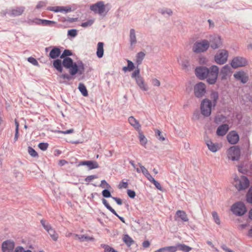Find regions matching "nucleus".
<instances>
[{
	"instance_id": "obj_22",
	"label": "nucleus",
	"mask_w": 252,
	"mask_h": 252,
	"mask_svg": "<svg viewBox=\"0 0 252 252\" xmlns=\"http://www.w3.org/2000/svg\"><path fill=\"white\" fill-rule=\"evenodd\" d=\"M61 53L60 48L58 47L54 46L51 50L49 56L51 59H55L61 55Z\"/></svg>"
},
{
	"instance_id": "obj_4",
	"label": "nucleus",
	"mask_w": 252,
	"mask_h": 252,
	"mask_svg": "<svg viewBox=\"0 0 252 252\" xmlns=\"http://www.w3.org/2000/svg\"><path fill=\"white\" fill-rule=\"evenodd\" d=\"M249 184L248 179L244 176H242L240 179H239L237 177L234 178V186L239 191L248 188L249 186Z\"/></svg>"
},
{
	"instance_id": "obj_28",
	"label": "nucleus",
	"mask_w": 252,
	"mask_h": 252,
	"mask_svg": "<svg viewBox=\"0 0 252 252\" xmlns=\"http://www.w3.org/2000/svg\"><path fill=\"white\" fill-rule=\"evenodd\" d=\"M129 42L131 46H132L137 42L135 31L134 29H131L129 31Z\"/></svg>"
},
{
	"instance_id": "obj_3",
	"label": "nucleus",
	"mask_w": 252,
	"mask_h": 252,
	"mask_svg": "<svg viewBox=\"0 0 252 252\" xmlns=\"http://www.w3.org/2000/svg\"><path fill=\"white\" fill-rule=\"evenodd\" d=\"M71 58H66L63 59V61L60 59H56L53 61V67L59 72H62L63 67L69 70L71 67Z\"/></svg>"
},
{
	"instance_id": "obj_57",
	"label": "nucleus",
	"mask_w": 252,
	"mask_h": 252,
	"mask_svg": "<svg viewBox=\"0 0 252 252\" xmlns=\"http://www.w3.org/2000/svg\"><path fill=\"white\" fill-rule=\"evenodd\" d=\"M127 193L130 198H134L136 195L135 192L134 190L129 189H127Z\"/></svg>"
},
{
	"instance_id": "obj_19",
	"label": "nucleus",
	"mask_w": 252,
	"mask_h": 252,
	"mask_svg": "<svg viewBox=\"0 0 252 252\" xmlns=\"http://www.w3.org/2000/svg\"><path fill=\"white\" fill-rule=\"evenodd\" d=\"M231 72V67L228 64L223 66L220 72V77L222 80L226 79L227 76Z\"/></svg>"
},
{
	"instance_id": "obj_30",
	"label": "nucleus",
	"mask_w": 252,
	"mask_h": 252,
	"mask_svg": "<svg viewBox=\"0 0 252 252\" xmlns=\"http://www.w3.org/2000/svg\"><path fill=\"white\" fill-rule=\"evenodd\" d=\"M145 57V53L144 52H138L136 55V63L140 65Z\"/></svg>"
},
{
	"instance_id": "obj_7",
	"label": "nucleus",
	"mask_w": 252,
	"mask_h": 252,
	"mask_svg": "<svg viewBox=\"0 0 252 252\" xmlns=\"http://www.w3.org/2000/svg\"><path fill=\"white\" fill-rule=\"evenodd\" d=\"M231 211L236 216H241L246 212L247 209L243 202H237L232 205Z\"/></svg>"
},
{
	"instance_id": "obj_51",
	"label": "nucleus",
	"mask_w": 252,
	"mask_h": 252,
	"mask_svg": "<svg viewBox=\"0 0 252 252\" xmlns=\"http://www.w3.org/2000/svg\"><path fill=\"white\" fill-rule=\"evenodd\" d=\"M77 34V31L76 29H71L67 32V36L75 37Z\"/></svg>"
},
{
	"instance_id": "obj_45",
	"label": "nucleus",
	"mask_w": 252,
	"mask_h": 252,
	"mask_svg": "<svg viewBox=\"0 0 252 252\" xmlns=\"http://www.w3.org/2000/svg\"><path fill=\"white\" fill-rule=\"evenodd\" d=\"M155 133L156 137L160 141H163L165 138L162 135L161 132L158 129L155 130Z\"/></svg>"
},
{
	"instance_id": "obj_15",
	"label": "nucleus",
	"mask_w": 252,
	"mask_h": 252,
	"mask_svg": "<svg viewBox=\"0 0 252 252\" xmlns=\"http://www.w3.org/2000/svg\"><path fill=\"white\" fill-rule=\"evenodd\" d=\"M87 166L89 170L97 168L99 167L98 163L93 160H83L79 162L78 166Z\"/></svg>"
},
{
	"instance_id": "obj_58",
	"label": "nucleus",
	"mask_w": 252,
	"mask_h": 252,
	"mask_svg": "<svg viewBox=\"0 0 252 252\" xmlns=\"http://www.w3.org/2000/svg\"><path fill=\"white\" fill-rule=\"evenodd\" d=\"M128 187V184L127 182H124L122 180L119 184L118 187L119 189L124 188L126 189Z\"/></svg>"
},
{
	"instance_id": "obj_55",
	"label": "nucleus",
	"mask_w": 252,
	"mask_h": 252,
	"mask_svg": "<svg viewBox=\"0 0 252 252\" xmlns=\"http://www.w3.org/2000/svg\"><path fill=\"white\" fill-rule=\"evenodd\" d=\"M150 182L155 186L157 189L160 190H162V187L159 183L156 181L154 178H152Z\"/></svg>"
},
{
	"instance_id": "obj_32",
	"label": "nucleus",
	"mask_w": 252,
	"mask_h": 252,
	"mask_svg": "<svg viewBox=\"0 0 252 252\" xmlns=\"http://www.w3.org/2000/svg\"><path fill=\"white\" fill-rule=\"evenodd\" d=\"M123 239L126 244L128 247H130L134 243L133 239L127 234L124 235Z\"/></svg>"
},
{
	"instance_id": "obj_49",
	"label": "nucleus",
	"mask_w": 252,
	"mask_h": 252,
	"mask_svg": "<svg viewBox=\"0 0 252 252\" xmlns=\"http://www.w3.org/2000/svg\"><path fill=\"white\" fill-rule=\"evenodd\" d=\"M247 201L248 203H252V187L249 189L247 194Z\"/></svg>"
},
{
	"instance_id": "obj_39",
	"label": "nucleus",
	"mask_w": 252,
	"mask_h": 252,
	"mask_svg": "<svg viewBox=\"0 0 252 252\" xmlns=\"http://www.w3.org/2000/svg\"><path fill=\"white\" fill-rule=\"evenodd\" d=\"M226 120V117L223 115H218L215 117L214 122L217 124H219L220 123L224 122Z\"/></svg>"
},
{
	"instance_id": "obj_10",
	"label": "nucleus",
	"mask_w": 252,
	"mask_h": 252,
	"mask_svg": "<svg viewBox=\"0 0 252 252\" xmlns=\"http://www.w3.org/2000/svg\"><path fill=\"white\" fill-rule=\"evenodd\" d=\"M228 158L232 160H238L240 156V150L238 147L233 146L228 150Z\"/></svg>"
},
{
	"instance_id": "obj_24",
	"label": "nucleus",
	"mask_w": 252,
	"mask_h": 252,
	"mask_svg": "<svg viewBox=\"0 0 252 252\" xmlns=\"http://www.w3.org/2000/svg\"><path fill=\"white\" fill-rule=\"evenodd\" d=\"M158 12L159 13H160L162 15H163L165 17H167L170 16L173 14V11L171 9L166 8V7L159 8L158 10Z\"/></svg>"
},
{
	"instance_id": "obj_50",
	"label": "nucleus",
	"mask_w": 252,
	"mask_h": 252,
	"mask_svg": "<svg viewBox=\"0 0 252 252\" xmlns=\"http://www.w3.org/2000/svg\"><path fill=\"white\" fill-rule=\"evenodd\" d=\"M139 88L143 91H147L149 89L147 84L145 83V81L143 80L141 83L138 85Z\"/></svg>"
},
{
	"instance_id": "obj_5",
	"label": "nucleus",
	"mask_w": 252,
	"mask_h": 252,
	"mask_svg": "<svg viewBox=\"0 0 252 252\" xmlns=\"http://www.w3.org/2000/svg\"><path fill=\"white\" fill-rule=\"evenodd\" d=\"M209 42L207 40L197 41L193 45L192 51L196 53L204 52L209 48Z\"/></svg>"
},
{
	"instance_id": "obj_26",
	"label": "nucleus",
	"mask_w": 252,
	"mask_h": 252,
	"mask_svg": "<svg viewBox=\"0 0 252 252\" xmlns=\"http://www.w3.org/2000/svg\"><path fill=\"white\" fill-rule=\"evenodd\" d=\"M128 122L133 126L136 130L140 131L141 125L138 121L136 120L133 116H130L128 118Z\"/></svg>"
},
{
	"instance_id": "obj_1",
	"label": "nucleus",
	"mask_w": 252,
	"mask_h": 252,
	"mask_svg": "<svg viewBox=\"0 0 252 252\" xmlns=\"http://www.w3.org/2000/svg\"><path fill=\"white\" fill-rule=\"evenodd\" d=\"M219 72V67L215 65H212L209 68L206 66H198L195 69L196 76L200 80L207 78V82L211 85L215 84Z\"/></svg>"
},
{
	"instance_id": "obj_8",
	"label": "nucleus",
	"mask_w": 252,
	"mask_h": 252,
	"mask_svg": "<svg viewBox=\"0 0 252 252\" xmlns=\"http://www.w3.org/2000/svg\"><path fill=\"white\" fill-rule=\"evenodd\" d=\"M193 91L196 97L202 98L206 93V85L202 82H199L194 85Z\"/></svg>"
},
{
	"instance_id": "obj_40",
	"label": "nucleus",
	"mask_w": 252,
	"mask_h": 252,
	"mask_svg": "<svg viewBox=\"0 0 252 252\" xmlns=\"http://www.w3.org/2000/svg\"><path fill=\"white\" fill-rule=\"evenodd\" d=\"M139 138L141 144L143 146H145L147 143V140L140 130L139 131Z\"/></svg>"
},
{
	"instance_id": "obj_54",
	"label": "nucleus",
	"mask_w": 252,
	"mask_h": 252,
	"mask_svg": "<svg viewBox=\"0 0 252 252\" xmlns=\"http://www.w3.org/2000/svg\"><path fill=\"white\" fill-rule=\"evenodd\" d=\"M141 76L140 75V69L138 67L133 72L131 75V78L134 79Z\"/></svg>"
},
{
	"instance_id": "obj_41",
	"label": "nucleus",
	"mask_w": 252,
	"mask_h": 252,
	"mask_svg": "<svg viewBox=\"0 0 252 252\" xmlns=\"http://www.w3.org/2000/svg\"><path fill=\"white\" fill-rule=\"evenodd\" d=\"M73 54L71 51L68 49H65L63 51V53L60 56V58L63 60V59L66 58H70L69 56H71Z\"/></svg>"
},
{
	"instance_id": "obj_34",
	"label": "nucleus",
	"mask_w": 252,
	"mask_h": 252,
	"mask_svg": "<svg viewBox=\"0 0 252 252\" xmlns=\"http://www.w3.org/2000/svg\"><path fill=\"white\" fill-rule=\"evenodd\" d=\"M76 236L78 238L81 242H88L93 241L94 240V238L85 235H76Z\"/></svg>"
},
{
	"instance_id": "obj_14",
	"label": "nucleus",
	"mask_w": 252,
	"mask_h": 252,
	"mask_svg": "<svg viewBox=\"0 0 252 252\" xmlns=\"http://www.w3.org/2000/svg\"><path fill=\"white\" fill-rule=\"evenodd\" d=\"M90 8L94 12L97 11L100 14H102L105 11V6L104 2L102 1L97 2L95 4H93L91 6Z\"/></svg>"
},
{
	"instance_id": "obj_48",
	"label": "nucleus",
	"mask_w": 252,
	"mask_h": 252,
	"mask_svg": "<svg viewBox=\"0 0 252 252\" xmlns=\"http://www.w3.org/2000/svg\"><path fill=\"white\" fill-rule=\"evenodd\" d=\"M49 144L47 143L41 142L38 145V148L42 151H46L48 148Z\"/></svg>"
},
{
	"instance_id": "obj_61",
	"label": "nucleus",
	"mask_w": 252,
	"mask_h": 252,
	"mask_svg": "<svg viewBox=\"0 0 252 252\" xmlns=\"http://www.w3.org/2000/svg\"><path fill=\"white\" fill-rule=\"evenodd\" d=\"M74 132V129L71 128L67 130L63 131V130H58L57 132L59 133H62L64 134H70Z\"/></svg>"
},
{
	"instance_id": "obj_9",
	"label": "nucleus",
	"mask_w": 252,
	"mask_h": 252,
	"mask_svg": "<svg viewBox=\"0 0 252 252\" xmlns=\"http://www.w3.org/2000/svg\"><path fill=\"white\" fill-rule=\"evenodd\" d=\"M228 53L225 50H220L214 57L215 62L219 64L225 63L228 58Z\"/></svg>"
},
{
	"instance_id": "obj_36",
	"label": "nucleus",
	"mask_w": 252,
	"mask_h": 252,
	"mask_svg": "<svg viewBox=\"0 0 252 252\" xmlns=\"http://www.w3.org/2000/svg\"><path fill=\"white\" fill-rule=\"evenodd\" d=\"M100 247L104 249V252H118L113 248L106 244H101Z\"/></svg>"
},
{
	"instance_id": "obj_20",
	"label": "nucleus",
	"mask_w": 252,
	"mask_h": 252,
	"mask_svg": "<svg viewBox=\"0 0 252 252\" xmlns=\"http://www.w3.org/2000/svg\"><path fill=\"white\" fill-rule=\"evenodd\" d=\"M205 143L209 150L213 153H215L219 150V144L217 143H214L210 140H205Z\"/></svg>"
},
{
	"instance_id": "obj_52",
	"label": "nucleus",
	"mask_w": 252,
	"mask_h": 252,
	"mask_svg": "<svg viewBox=\"0 0 252 252\" xmlns=\"http://www.w3.org/2000/svg\"><path fill=\"white\" fill-rule=\"evenodd\" d=\"M28 61L35 66H39V63H38L37 61L33 57H29L28 58Z\"/></svg>"
},
{
	"instance_id": "obj_31",
	"label": "nucleus",
	"mask_w": 252,
	"mask_h": 252,
	"mask_svg": "<svg viewBox=\"0 0 252 252\" xmlns=\"http://www.w3.org/2000/svg\"><path fill=\"white\" fill-rule=\"evenodd\" d=\"M78 88L83 96H87L88 95V92L87 89L83 83H79Z\"/></svg>"
},
{
	"instance_id": "obj_43",
	"label": "nucleus",
	"mask_w": 252,
	"mask_h": 252,
	"mask_svg": "<svg viewBox=\"0 0 252 252\" xmlns=\"http://www.w3.org/2000/svg\"><path fill=\"white\" fill-rule=\"evenodd\" d=\"M29 154L31 156L34 158H38V155L35 150L33 149L32 147L29 146L28 149Z\"/></svg>"
},
{
	"instance_id": "obj_17",
	"label": "nucleus",
	"mask_w": 252,
	"mask_h": 252,
	"mask_svg": "<svg viewBox=\"0 0 252 252\" xmlns=\"http://www.w3.org/2000/svg\"><path fill=\"white\" fill-rule=\"evenodd\" d=\"M234 77L236 79L240 80L243 84L246 83L249 80L248 76L243 71L237 72L234 74Z\"/></svg>"
},
{
	"instance_id": "obj_23",
	"label": "nucleus",
	"mask_w": 252,
	"mask_h": 252,
	"mask_svg": "<svg viewBox=\"0 0 252 252\" xmlns=\"http://www.w3.org/2000/svg\"><path fill=\"white\" fill-rule=\"evenodd\" d=\"M25 7L20 6L17 7L15 8L12 9L9 13V14L11 16H18L23 14L25 10Z\"/></svg>"
},
{
	"instance_id": "obj_53",
	"label": "nucleus",
	"mask_w": 252,
	"mask_h": 252,
	"mask_svg": "<svg viewBox=\"0 0 252 252\" xmlns=\"http://www.w3.org/2000/svg\"><path fill=\"white\" fill-rule=\"evenodd\" d=\"M102 194L103 196L105 198H112V197L110 190L108 189H104V190H103V191H102Z\"/></svg>"
},
{
	"instance_id": "obj_64",
	"label": "nucleus",
	"mask_w": 252,
	"mask_h": 252,
	"mask_svg": "<svg viewBox=\"0 0 252 252\" xmlns=\"http://www.w3.org/2000/svg\"><path fill=\"white\" fill-rule=\"evenodd\" d=\"M112 198L116 202L118 205H121L122 204V200L120 198L117 197H112Z\"/></svg>"
},
{
	"instance_id": "obj_37",
	"label": "nucleus",
	"mask_w": 252,
	"mask_h": 252,
	"mask_svg": "<svg viewBox=\"0 0 252 252\" xmlns=\"http://www.w3.org/2000/svg\"><path fill=\"white\" fill-rule=\"evenodd\" d=\"M211 99L213 101L214 106H216L217 100L219 98V94L217 92L213 91L211 93L210 95Z\"/></svg>"
},
{
	"instance_id": "obj_2",
	"label": "nucleus",
	"mask_w": 252,
	"mask_h": 252,
	"mask_svg": "<svg viewBox=\"0 0 252 252\" xmlns=\"http://www.w3.org/2000/svg\"><path fill=\"white\" fill-rule=\"evenodd\" d=\"M71 66L70 67L69 69V74L67 73L62 74L60 75V78L70 80L73 79V76L76 75L77 73H78V74L81 75L84 72L85 65L81 61L78 63V64L71 59Z\"/></svg>"
},
{
	"instance_id": "obj_60",
	"label": "nucleus",
	"mask_w": 252,
	"mask_h": 252,
	"mask_svg": "<svg viewBox=\"0 0 252 252\" xmlns=\"http://www.w3.org/2000/svg\"><path fill=\"white\" fill-rule=\"evenodd\" d=\"M97 178V176L95 175H90L87 176L85 179V181L88 183L91 182L93 179H96Z\"/></svg>"
},
{
	"instance_id": "obj_42",
	"label": "nucleus",
	"mask_w": 252,
	"mask_h": 252,
	"mask_svg": "<svg viewBox=\"0 0 252 252\" xmlns=\"http://www.w3.org/2000/svg\"><path fill=\"white\" fill-rule=\"evenodd\" d=\"M40 23H41V25L43 26H52V25L55 24L56 23L54 21L45 20V19H41Z\"/></svg>"
},
{
	"instance_id": "obj_47",
	"label": "nucleus",
	"mask_w": 252,
	"mask_h": 252,
	"mask_svg": "<svg viewBox=\"0 0 252 252\" xmlns=\"http://www.w3.org/2000/svg\"><path fill=\"white\" fill-rule=\"evenodd\" d=\"M40 21L41 19L36 18L32 20H29L27 22L29 25H32L33 24H35V25H41Z\"/></svg>"
},
{
	"instance_id": "obj_29",
	"label": "nucleus",
	"mask_w": 252,
	"mask_h": 252,
	"mask_svg": "<svg viewBox=\"0 0 252 252\" xmlns=\"http://www.w3.org/2000/svg\"><path fill=\"white\" fill-rule=\"evenodd\" d=\"M140 169H141V172L143 174V175L147 178V179L150 181L153 177L152 176V175L150 174L149 172L148 171V170L141 163H138Z\"/></svg>"
},
{
	"instance_id": "obj_12",
	"label": "nucleus",
	"mask_w": 252,
	"mask_h": 252,
	"mask_svg": "<svg viewBox=\"0 0 252 252\" xmlns=\"http://www.w3.org/2000/svg\"><path fill=\"white\" fill-rule=\"evenodd\" d=\"M247 63L246 59L242 57H236L233 58L231 63V66L234 68L245 66Z\"/></svg>"
},
{
	"instance_id": "obj_27",
	"label": "nucleus",
	"mask_w": 252,
	"mask_h": 252,
	"mask_svg": "<svg viewBox=\"0 0 252 252\" xmlns=\"http://www.w3.org/2000/svg\"><path fill=\"white\" fill-rule=\"evenodd\" d=\"M104 43L102 42H99L97 45L96 56L98 58H101L104 55Z\"/></svg>"
},
{
	"instance_id": "obj_16",
	"label": "nucleus",
	"mask_w": 252,
	"mask_h": 252,
	"mask_svg": "<svg viewBox=\"0 0 252 252\" xmlns=\"http://www.w3.org/2000/svg\"><path fill=\"white\" fill-rule=\"evenodd\" d=\"M228 141L231 144H235L239 140V136L235 131H231L227 135Z\"/></svg>"
},
{
	"instance_id": "obj_33",
	"label": "nucleus",
	"mask_w": 252,
	"mask_h": 252,
	"mask_svg": "<svg viewBox=\"0 0 252 252\" xmlns=\"http://www.w3.org/2000/svg\"><path fill=\"white\" fill-rule=\"evenodd\" d=\"M47 232L53 241H57L58 240L59 235L53 227Z\"/></svg>"
},
{
	"instance_id": "obj_63",
	"label": "nucleus",
	"mask_w": 252,
	"mask_h": 252,
	"mask_svg": "<svg viewBox=\"0 0 252 252\" xmlns=\"http://www.w3.org/2000/svg\"><path fill=\"white\" fill-rule=\"evenodd\" d=\"M152 83L153 85L155 86L158 87L160 85L159 81L156 78L153 79L152 80Z\"/></svg>"
},
{
	"instance_id": "obj_46",
	"label": "nucleus",
	"mask_w": 252,
	"mask_h": 252,
	"mask_svg": "<svg viewBox=\"0 0 252 252\" xmlns=\"http://www.w3.org/2000/svg\"><path fill=\"white\" fill-rule=\"evenodd\" d=\"M94 23V20L90 19L87 20L86 22H83L81 23V26L83 28H87L91 26Z\"/></svg>"
},
{
	"instance_id": "obj_25",
	"label": "nucleus",
	"mask_w": 252,
	"mask_h": 252,
	"mask_svg": "<svg viewBox=\"0 0 252 252\" xmlns=\"http://www.w3.org/2000/svg\"><path fill=\"white\" fill-rule=\"evenodd\" d=\"M192 248L185 244H178L174 246V252L177 250H180L185 252H189Z\"/></svg>"
},
{
	"instance_id": "obj_6",
	"label": "nucleus",
	"mask_w": 252,
	"mask_h": 252,
	"mask_svg": "<svg viewBox=\"0 0 252 252\" xmlns=\"http://www.w3.org/2000/svg\"><path fill=\"white\" fill-rule=\"evenodd\" d=\"M212 102L208 99H204L200 105L201 114L205 116L208 117L211 115Z\"/></svg>"
},
{
	"instance_id": "obj_35",
	"label": "nucleus",
	"mask_w": 252,
	"mask_h": 252,
	"mask_svg": "<svg viewBox=\"0 0 252 252\" xmlns=\"http://www.w3.org/2000/svg\"><path fill=\"white\" fill-rule=\"evenodd\" d=\"M40 223L44 228V229L47 231L48 232L53 227L46 220L44 219H42L40 220Z\"/></svg>"
},
{
	"instance_id": "obj_13",
	"label": "nucleus",
	"mask_w": 252,
	"mask_h": 252,
	"mask_svg": "<svg viewBox=\"0 0 252 252\" xmlns=\"http://www.w3.org/2000/svg\"><path fill=\"white\" fill-rule=\"evenodd\" d=\"M15 247L14 242L11 240H7L2 243V252H12Z\"/></svg>"
},
{
	"instance_id": "obj_44",
	"label": "nucleus",
	"mask_w": 252,
	"mask_h": 252,
	"mask_svg": "<svg viewBox=\"0 0 252 252\" xmlns=\"http://www.w3.org/2000/svg\"><path fill=\"white\" fill-rule=\"evenodd\" d=\"M166 251H169L170 252H173V246L165 247L159 249L154 252H164Z\"/></svg>"
},
{
	"instance_id": "obj_21",
	"label": "nucleus",
	"mask_w": 252,
	"mask_h": 252,
	"mask_svg": "<svg viewBox=\"0 0 252 252\" xmlns=\"http://www.w3.org/2000/svg\"><path fill=\"white\" fill-rule=\"evenodd\" d=\"M229 130L227 124H222L220 126L217 130V134L219 136H224Z\"/></svg>"
},
{
	"instance_id": "obj_18",
	"label": "nucleus",
	"mask_w": 252,
	"mask_h": 252,
	"mask_svg": "<svg viewBox=\"0 0 252 252\" xmlns=\"http://www.w3.org/2000/svg\"><path fill=\"white\" fill-rule=\"evenodd\" d=\"M176 221H180L184 222L189 221L188 215L183 210H178L176 213L175 219Z\"/></svg>"
},
{
	"instance_id": "obj_11",
	"label": "nucleus",
	"mask_w": 252,
	"mask_h": 252,
	"mask_svg": "<svg viewBox=\"0 0 252 252\" xmlns=\"http://www.w3.org/2000/svg\"><path fill=\"white\" fill-rule=\"evenodd\" d=\"M210 44L211 47L213 49H216L220 47L222 44L220 37L218 35L210 36Z\"/></svg>"
},
{
	"instance_id": "obj_62",
	"label": "nucleus",
	"mask_w": 252,
	"mask_h": 252,
	"mask_svg": "<svg viewBox=\"0 0 252 252\" xmlns=\"http://www.w3.org/2000/svg\"><path fill=\"white\" fill-rule=\"evenodd\" d=\"M47 9L55 12H59V6H49L47 7Z\"/></svg>"
},
{
	"instance_id": "obj_56",
	"label": "nucleus",
	"mask_w": 252,
	"mask_h": 252,
	"mask_svg": "<svg viewBox=\"0 0 252 252\" xmlns=\"http://www.w3.org/2000/svg\"><path fill=\"white\" fill-rule=\"evenodd\" d=\"M212 216L213 217V219H214L215 222L218 224H220V220L219 219V217L217 213L216 212H213L212 213Z\"/></svg>"
},
{
	"instance_id": "obj_38",
	"label": "nucleus",
	"mask_w": 252,
	"mask_h": 252,
	"mask_svg": "<svg viewBox=\"0 0 252 252\" xmlns=\"http://www.w3.org/2000/svg\"><path fill=\"white\" fill-rule=\"evenodd\" d=\"M102 201L103 204L105 206V207L108 210H109L114 215H117V212L115 211V210L114 209H113L110 206V205L109 204V203H108L107 201L105 199L102 198Z\"/></svg>"
},
{
	"instance_id": "obj_59",
	"label": "nucleus",
	"mask_w": 252,
	"mask_h": 252,
	"mask_svg": "<svg viewBox=\"0 0 252 252\" xmlns=\"http://www.w3.org/2000/svg\"><path fill=\"white\" fill-rule=\"evenodd\" d=\"M127 66H128V68L129 69V71L133 70L135 68V66H134V64L133 63V62L128 60H127Z\"/></svg>"
}]
</instances>
